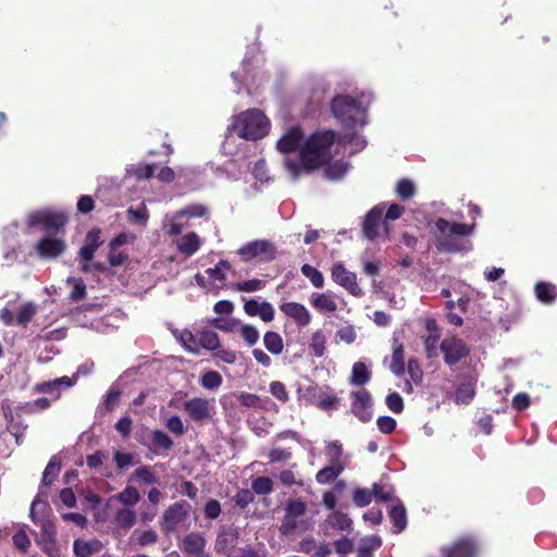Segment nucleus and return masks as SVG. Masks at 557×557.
Returning <instances> with one entry per match:
<instances>
[{
	"label": "nucleus",
	"mask_w": 557,
	"mask_h": 557,
	"mask_svg": "<svg viewBox=\"0 0 557 557\" xmlns=\"http://www.w3.org/2000/svg\"><path fill=\"white\" fill-rule=\"evenodd\" d=\"M265 283L259 278L237 282L232 284L231 288L236 292L252 293L263 288Z\"/></svg>",
	"instance_id": "42"
},
{
	"label": "nucleus",
	"mask_w": 557,
	"mask_h": 557,
	"mask_svg": "<svg viewBox=\"0 0 557 557\" xmlns=\"http://www.w3.org/2000/svg\"><path fill=\"white\" fill-rule=\"evenodd\" d=\"M310 304L313 308L322 312H334L337 305L329 293L312 294Z\"/></svg>",
	"instance_id": "26"
},
{
	"label": "nucleus",
	"mask_w": 557,
	"mask_h": 557,
	"mask_svg": "<svg viewBox=\"0 0 557 557\" xmlns=\"http://www.w3.org/2000/svg\"><path fill=\"white\" fill-rule=\"evenodd\" d=\"M435 227L438 232L436 236V249L443 252H457L467 250L465 238L472 234L473 225L449 222L444 218L435 221Z\"/></svg>",
	"instance_id": "2"
},
{
	"label": "nucleus",
	"mask_w": 557,
	"mask_h": 557,
	"mask_svg": "<svg viewBox=\"0 0 557 557\" xmlns=\"http://www.w3.org/2000/svg\"><path fill=\"white\" fill-rule=\"evenodd\" d=\"M253 500H255V494L251 490H248V488L239 490L234 496L235 504L238 507H240L242 509L246 508Z\"/></svg>",
	"instance_id": "56"
},
{
	"label": "nucleus",
	"mask_w": 557,
	"mask_h": 557,
	"mask_svg": "<svg viewBox=\"0 0 557 557\" xmlns=\"http://www.w3.org/2000/svg\"><path fill=\"white\" fill-rule=\"evenodd\" d=\"M441 557H478L480 542L473 535H463L440 549Z\"/></svg>",
	"instance_id": "7"
},
{
	"label": "nucleus",
	"mask_w": 557,
	"mask_h": 557,
	"mask_svg": "<svg viewBox=\"0 0 557 557\" xmlns=\"http://www.w3.org/2000/svg\"><path fill=\"white\" fill-rule=\"evenodd\" d=\"M269 121L259 109H249L235 117L233 131L247 140H257L268 134Z\"/></svg>",
	"instance_id": "4"
},
{
	"label": "nucleus",
	"mask_w": 557,
	"mask_h": 557,
	"mask_svg": "<svg viewBox=\"0 0 557 557\" xmlns=\"http://www.w3.org/2000/svg\"><path fill=\"white\" fill-rule=\"evenodd\" d=\"M392 357L389 363V370L397 376H401L406 372L405 367V348L403 343L396 337L393 336L392 339Z\"/></svg>",
	"instance_id": "19"
},
{
	"label": "nucleus",
	"mask_w": 557,
	"mask_h": 557,
	"mask_svg": "<svg viewBox=\"0 0 557 557\" xmlns=\"http://www.w3.org/2000/svg\"><path fill=\"white\" fill-rule=\"evenodd\" d=\"M131 540L134 541L136 546L146 547L156 544L159 536L158 533L151 529L146 531L135 530Z\"/></svg>",
	"instance_id": "31"
},
{
	"label": "nucleus",
	"mask_w": 557,
	"mask_h": 557,
	"mask_svg": "<svg viewBox=\"0 0 557 557\" xmlns=\"http://www.w3.org/2000/svg\"><path fill=\"white\" fill-rule=\"evenodd\" d=\"M66 248L62 238L44 236L36 245L35 250L42 259H54L61 256Z\"/></svg>",
	"instance_id": "15"
},
{
	"label": "nucleus",
	"mask_w": 557,
	"mask_h": 557,
	"mask_svg": "<svg viewBox=\"0 0 557 557\" xmlns=\"http://www.w3.org/2000/svg\"><path fill=\"white\" fill-rule=\"evenodd\" d=\"M535 295L539 301L545 305L553 304L557 298L556 285L548 282H537L534 286Z\"/></svg>",
	"instance_id": "25"
},
{
	"label": "nucleus",
	"mask_w": 557,
	"mask_h": 557,
	"mask_svg": "<svg viewBox=\"0 0 557 557\" xmlns=\"http://www.w3.org/2000/svg\"><path fill=\"white\" fill-rule=\"evenodd\" d=\"M150 440L151 446H148V448L156 455H160L162 451H169L174 445L172 438L161 430L152 431Z\"/></svg>",
	"instance_id": "22"
},
{
	"label": "nucleus",
	"mask_w": 557,
	"mask_h": 557,
	"mask_svg": "<svg viewBox=\"0 0 557 557\" xmlns=\"http://www.w3.org/2000/svg\"><path fill=\"white\" fill-rule=\"evenodd\" d=\"M280 310L286 317L293 319L299 329L307 326L311 321V314L302 304L296 301L283 302L280 305Z\"/></svg>",
	"instance_id": "16"
},
{
	"label": "nucleus",
	"mask_w": 557,
	"mask_h": 557,
	"mask_svg": "<svg viewBox=\"0 0 557 557\" xmlns=\"http://www.w3.org/2000/svg\"><path fill=\"white\" fill-rule=\"evenodd\" d=\"M66 282L73 286V289L70 293V299L72 301H79L86 298V284L83 278L69 277Z\"/></svg>",
	"instance_id": "41"
},
{
	"label": "nucleus",
	"mask_w": 557,
	"mask_h": 557,
	"mask_svg": "<svg viewBox=\"0 0 557 557\" xmlns=\"http://www.w3.org/2000/svg\"><path fill=\"white\" fill-rule=\"evenodd\" d=\"M371 373L363 362H356L352 366L350 384L356 386H363L370 381Z\"/></svg>",
	"instance_id": "30"
},
{
	"label": "nucleus",
	"mask_w": 557,
	"mask_h": 557,
	"mask_svg": "<svg viewBox=\"0 0 557 557\" xmlns=\"http://www.w3.org/2000/svg\"><path fill=\"white\" fill-rule=\"evenodd\" d=\"M114 521L123 530H129L136 522V512L131 508H121L115 512Z\"/></svg>",
	"instance_id": "29"
},
{
	"label": "nucleus",
	"mask_w": 557,
	"mask_h": 557,
	"mask_svg": "<svg viewBox=\"0 0 557 557\" xmlns=\"http://www.w3.org/2000/svg\"><path fill=\"white\" fill-rule=\"evenodd\" d=\"M199 382L203 388L211 391L216 389L222 385L223 377L218 371L208 370L200 375Z\"/></svg>",
	"instance_id": "35"
},
{
	"label": "nucleus",
	"mask_w": 557,
	"mask_h": 557,
	"mask_svg": "<svg viewBox=\"0 0 557 557\" xmlns=\"http://www.w3.org/2000/svg\"><path fill=\"white\" fill-rule=\"evenodd\" d=\"M199 345L205 349L215 350L221 346L219 335L213 331L205 330L200 332Z\"/></svg>",
	"instance_id": "40"
},
{
	"label": "nucleus",
	"mask_w": 557,
	"mask_h": 557,
	"mask_svg": "<svg viewBox=\"0 0 557 557\" xmlns=\"http://www.w3.org/2000/svg\"><path fill=\"white\" fill-rule=\"evenodd\" d=\"M336 139V134L332 129L317 131L312 133L304 143L299 150L300 162L285 159L284 165L294 180H297L300 172H311L330 163L332 160V146Z\"/></svg>",
	"instance_id": "1"
},
{
	"label": "nucleus",
	"mask_w": 557,
	"mask_h": 557,
	"mask_svg": "<svg viewBox=\"0 0 557 557\" xmlns=\"http://www.w3.org/2000/svg\"><path fill=\"white\" fill-rule=\"evenodd\" d=\"M182 409L194 422H203L211 417V405L207 398L193 397L184 401Z\"/></svg>",
	"instance_id": "13"
},
{
	"label": "nucleus",
	"mask_w": 557,
	"mask_h": 557,
	"mask_svg": "<svg viewBox=\"0 0 557 557\" xmlns=\"http://www.w3.org/2000/svg\"><path fill=\"white\" fill-rule=\"evenodd\" d=\"M191 506L186 500H180L169 506L161 518L160 525L166 534L176 531L177 525L188 519Z\"/></svg>",
	"instance_id": "8"
},
{
	"label": "nucleus",
	"mask_w": 557,
	"mask_h": 557,
	"mask_svg": "<svg viewBox=\"0 0 557 557\" xmlns=\"http://www.w3.org/2000/svg\"><path fill=\"white\" fill-rule=\"evenodd\" d=\"M239 532L235 528H227L222 530L215 541V550L228 557V554L236 550Z\"/></svg>",
	"instance_id": "17"
},
{
	"label": "nucleus",
	"mask_w": 557,
	"mask_h": 557,
	"mask_svg": "<svg viewBox=\"0 0 557 557\" xmlns=\"http://www.w3.org/2000/svg\"><path fill=\"white\" fill-rule=\"evenodd\" d=\"M67 215L62 212L49 210H40L32 212L28 215L27 224L30 227L41 225L46 231L53 230L55 232L63 231L67 223Z\"/></svg>",
	"instance_id": "9"
},
{
	"label": "nucleus",
	"mask_w": 557,
	"mask_h": 557,
	"mask_svg": "<svg viewBox=\"0 0 557 557\" xmlns=\"http://www.w3.org/2000/svg\"><path fill=\"white\" fill-rule=\"evenodd\" d=\"M301 273L310 280L311 284L317 288H322L324 285L323 274L310 264H304L301 267Z\"/></svg>",
	"instance_id": "43"
},
{
	"label": "nucleus",
	"mask_w": 557,
	"mask_h": 557,
	"mask_svg": "<svg viewBox=\"0 0 557 557\" xmlns=\"http://www.w3.org/2000/svg\"><path fill=\"white\" fill-rule=\"evenodd\" d=\"M408 374L416 385H419L422 383L423 380V371L420 367V363L417 359H409L408 360V367H407Z\"/></svg>",
	"instance_id": "51"
},
{
	"label": "nucleus",
	"mask_w": 557,
	"mask_h": 557,
	"mask_svg": "<svg viewBox=\"0 0 557 557\" xmlns=\"http://www.w3.org/2000/svg\"><path fill=\"white\" fill-rule=\"evenodd\" d=\"M310 349L317 358L324 356L326 350V336L322 330L313 332L311 336Z\"/></svg>",
	"instance_id": "33"
},
{
	"label": "nucleus",
	"mask_w": 557,
	"mask_h": 557,
	"mask_svg": "<svg viewBox=\"0 0 557 557\" xmlns=\"http://www.w3.org/2000/svg\"><path fill=\"white\" fill-rule=\"evenodd\" d=\"M302 137L304 133L300 127H292L277 140L276 148L283 153L296 151Z\"/></svg>",
	"instance_id": "18"
},
{
	"label": "nucleus",
	"mask_w": 557,
	"mask_h": 557,
	"mask_svg": "<svg viewBox=\"0 0 557 557\" xmlns=\"http://www.w3.org/2000/svg\"><path fill=\"white\" fill-rule=\"evenodd\" d=\"M203 513L207 519H216L221 513V504L216 499H209L205 505Z\"/></svg>",
	"instance_id": "61"
},
{
	"label": "nucleus",
	"mask_w": 557,
	"mask_h": 557,
	"mask_svg": "<svg viewBox=\"0 0 557 557\" xmlns=\"http://www.w3.org/2000/svg\"><path fill=\"white\" fill-rule=\"evenodd\" d=\"M396 193L403 200H408L416 194V186L410 180L401 178L396 185Z\"/></svg>",
	"instance_id": "45"
},
{
	"label": "nucleus",
	"mask_w": 557,
	"mask_h": 557,
	"mask_svg": "<svg viewBox=\"0 0 557 557\" xmlns=\"http://www.w3.org/2000/svg\"><path fill=\"white\" fill-rule=\"evenodd\" d=\"M251 491L258 495H269L273 492V481L269 476H257L252 480Z\"/></svg>",
	"instance_id": "39"
},
{
	"label": "nucleus",
	"mask_w": 557,
	"mask_h": 557,
	"mask_svg": "<svg viewBox=\"0 0 557 557\" xmlns=\"http://www.w3.org/2000/svg\"><path fill=\"white\" fill-rule=\"evenodd\" d=\"M387 408L394 413H400L404 410V400L397 392L389 393L385 399Z\"/></svg>",
	"instance_id": "54"
},
{
	"label": "nucleus",
	"mask_w": 557,
	"mask_h": 557,
	"mask_svg": "<svg viewBox=\"0 0 557 557\" xmlns=\"http://www.w3.org/2000/svg\"><path fill=\"white\" fill-rule=\"evenodd\" d=\"M35 313H36V309L33 304H30V302L24 304L18 310L17 317H16V323L18 325H23V326L27 325L30 322V320L33 319V317L35 315Z\"/></svg>",
	"instance_id": "49"
},
{
	"label": "nucleus",
	"mask_w": 557,
	"mask_h": 557,
	"mask_svg": "<svg viewBox=\"0 0 557 557\" xmlns=\"http://www.w3.org/2000/svg\"><path fill=\"white\" fill-rule=\"evenodd\" d=\"M277 478H278V481L281 482V484L285 487L289 488L294 485L299 486V487L304 486L302 480H298L296 478L295 472L292 469H284V470L280 471V473L277 474Z\"/></svg>",
	"instance_id": "47"
},
{
	"label": "nucleus",
	"mask_w": 557,
	"mask_h": 557,
	"mask_svg": "<svg viewBox=\"0 0 557 557\" xmlns=\"http://www.w3.org/2000/svg\"><path fill=\"white\" fill-rule=\"evenodd\" d=\"M440 350L443 354L445 364L449 368L469 357L471 352L470 346L456 335L443 338L440 344Z\"/></svg>",
	"instance_id": "6"
},
{
	"label": "nucleus",
	"mask_w": 557,
	"mask_h": 557,
	"mask_svg": "<svg viewBox=\"0 0 557 557\" xmlns=\"http://www.w3.org/2000/svg\"><path fill=\"white\" fill-rule=\"evenodd\" d=\"M98 541L85 542L75 540L73 550L76 557H90L97 550Z\"/></svg>",
	"instance_id": "38"
},
{
	"label": "nucleus",
	"mask_w": 557,
	"mask_h": 557,
	"mask_svg": "<svg viewBox=\"0 0 557 557\" xmlns=\"http://www.w3.org/2000/svg\"><path fill=\"white\" fill-rule=\"evenodd\" d=\"M388 517L393 523L394 533L398 534L403 532L407 527V511L404 504L398 500L397 504L388 511Z\"/></svg>",
	"instance_id": "21"
},
{
	"label": "nucleus",
	"mask_w": 557,
	"mask_h": 557,
	"mask_svg": "<svg viewBox=\"0 0 557 557\" xmlns=\"http://www.w3.org/2000/svg\"><path fill=\"white\" fill-rule=\"evenodd\" d=\"M326 521L332 528L341 531L350 530L352 524V521L348 515L342 511H335L329 515Z\"/></svg>",
	"instance_id": "32"
},
{
	"label": "nucleus",
	"mask_w": 557,
	"mask_h": 557,
	"mask_svg": "<svg viewBox=\"0 0 557 557\" xmlns=\"http://www.w3.org/2000/svg\"><path fill=\"white\" fill-rule=\"evenodd\" d=\"M307 504L301 499L288 498L285 503V513L289 517L299 518L306 515Z\"/></svg>",
	"instance_id": "36"
},
{
	"label": "nucleus",
	"mask_w": 557,
	"mask_h": 557,
	"mask_svg": "<svg viewBox=\"0 0 557 557\" xmlns=\"http://www.w3.org/2000/svg\"><path fill=\"white\" fill-rule=\"evenodd\" d=\"M440 337L441 336L437 334H429L428 336L423 337L425 357L428 359H434L438 356L440 346H437V344H438Z\"/></svg>",
	"instance_id": "44"
},
{
	"label": "nucleus",
	"mask_w": 557,
	"mask_h": 557,
	"mask_svg": "<svg viewBox=\"0 0 557 557\" xmlns=\"http://www.w3.org/2000/svg\"><path fill=\"white\" fill-rule=\"evenodd\" d=\"M177 248L186 257L195 255L200 248L199 236L195 232L182 236L177 243Z\"/></svg>",
	"instance_id": "24"
},
{
	"label": "nucleus",
	"mask_w": 557,
	"mask_h": 557,
	"mask_svg": "<svg viewBox=\"0 0 557 557\" xmlns=\"http://www.w3.org/2000/svg\"><path fill=\"white\" fill-rule=\"evenodd\" d=\"M376 425L383 434H392L396 429V420L392 417L382 416L376 420Z\"/></svg>",
	"instance_id": "60"
},
{
	"label": "nucleus",
	"mask_w": 557,
	"mask_h": 557,
	"mask_svg": "<svg viewBox=\"0 0 557 557\" xmlns=\"http://www.w3.org/2000/svg\"><path fill=\"white\" fill-rule=\"evenodd\" d=\"M55 525L49 520H44L40 527V535L37 541L42 552L48 557H61V552L55 541Z\"/></svg>",
	"instance_id": "12"
},
{
	"label": "nucleus",
	"mask_w": 557,
	"mask_h": 557,
	"mask_svg": "<svg viewBox=\"0 0 557 557\" xmlns=\"http://www.w3.org/2000/svg\"><path fill=\"white\" fill-rule=\"evenodd\" d=\"M332 280L344 287L352 296L359 297L363 294L357 283L355 273L348 271L342 263H335L331 270Z\"/></svg>",
	"instance_id": "11"
},
{
	"label": "nucleus",
	"mask_w": 557,
	"mask_h": 557,
	"mask_svg": "<svg viewBox=\"0 0 557 557\" xmlns=\"http://www.w3.org/2000/svg\"><path fill=\"white\" fill-rule=\"evenodd\" d=\"M133 420L125 416L121 418L114 425L115 430L124 437H128L132 432Z\"/></svg>",
	"instance_id": "64"
},
{
	"label": "nucleus",
	"mask_w": 557,
	"mask_h": 557,
	"mask_svg": "<svg viewBox=\"0 0 557 557\" xmlns=\"http://www.w3.org/2000/svg\"><path fill=\"white\" fill-rule=\"evenodd\" d=\"M239 404L244 407L256 408L259 406L260 397L256 394L242 392L237 397Z\"/></svg>",
	"instance_id": "63"
},
{
	"label": "nucleus",
	"mask_w": 557,
	"mask_h": 557,
	"mask_svg": "<svg viewBox=\"0 0 557 557\" xmlns=\"http://www.w3.org/2000/svg\"><path fill=\"white\" fill-rule=\"evenodd\" d=\"M14 546L22 553H27L30 540L24 530H18L12 537Z\"/></svg>",
	"instance_id": "57"
},
{
	"label": "nucleus",
	"mask_w": 557,
	"mask_h": 557,
	"mask_svg": "<svg viewBox=\"0 0 557 557\" xmlns=\"http://www.w3.org/2000/svg\"><path fill=\"white\" fill-rule=\"evenodd\" d=\"M134 476L146 484H154L158 479L149 466H140L134 472Z\"/></svg>",
	"instance_id": "53"
},
{
	"label": "nucleus",
	"mask_w": 557,
	"mask_h": 557,
	"mask_svg": "<svg viewBox=\"0 0 557 557\" xmlns=\"http://www.w3.org/2000/svg\"><path fill=\"white\" fill-rule=\"evenodd\" d=\"M237 253L244 262H249L253 259H258L260 262H270L276 258L277 250L271 242L256 239L242 246Z\"/></svg>",
	"instance_id": "5"
},
{
	"label": "nucleus",
	"mask_w": 557,
	"mask_h": 557,
	"mask_svg": "<svg viewBox=\"0 0 557 557\" xmlns=\"http://www.w3.org/2000/svg\"><path fill=\"white\" fill-rule=\"evenodd\" d=\"M73 384H74V382L72 381V379H70L69 376H62V377H59V379H55L52 381L37 383L34 386V391L36 393H41V394L57 393L55 398H59L60 388L61 387L67 388V387H71Z\"/></svg>",
	"instance_id": "20"
},
{
	"label": "nucleus",
	"mask_w": 557,
	"mask_h": 557,
	"mask_svg": "<svg viewBox=\"0 0 557 557\" xmlns=\"http://www.w3.org/2000/svg\"><path fill=\"white\" fill-rule=\"evenodd\" d=\"M343 471L344 465L341 461H335L319 470L315 474V480L319 484H330L333 483Z\"/></svg>",
	"instance_id": "23"
},
{
	"label": "nucleus",
	"mask_w": 557,
	"mask_h": 557,
	"mask_svg": "<svg viewBox=\"0 0 557 557\" xmlns=\"http://www.w3.org/2000/svg\"><path fill=\"white\" fill-rule=\"evenodd\" d=\"M240 336L248 346H253L259 341V331L250 324H244L240 329Z\"/></svg>",
	"instance_id": "55"
},
{
	"label": "nucleus",
	"mask_w": 557,
	"mask_h": 557,
	"mask_svg": "<svg viewBox=\"0 0 557 557\" xmlns=\"http://www.w3.org/2000/svg\"><path fill=\"white\" fill-rule=\"evenodd\" d=\"M263 344L267 350L275 356L280 355L284 349L282 336L274 331L265 332L263 336Z\"/></svg>",
	"instance_id": "28"
},
{
	"label": "nucleus",
	"mask_w": 557,
	"mask_h": 557,
	"mask_svg": "<svg viewBox=\"0 0 557 557\" xmlns=\"http://www.w3.org/2000/svg\"><path fill=\"white\" fill-rule=\"evenodd\" d=\"M333 116L348 129L366 123V109L361 101L349 95H337L331 101Z\"/></svg>",
	"instance_id": "3"
},
{
	"label": "nucleus",
	"mask_w": 557,
	"mask_h": 557,
	"mask_svg": "<svg viewBox=\"0 0 557 557\" xmlns=\"http://www.w3.org/2000/svg\"><path fill=\"white\" fill-rule=\"evenodd\" d=\"M206 540L200 533L191 532L183 540V550L189 555L205 549Z\"/></svg>",
	"instance_id": "27"
},
{
	"label": "nucleus",
	"mask_w": 557,
	"mask_h": 557,
	"mask_svg": "<svg viewBox=\"0 0 557 557\" xmlns=\"http://www.w3.org/2000/svg\"><path fill=\"white\" fill-rule=\"evenodd\" d=\"M475 395L474 385L471 382L461 383L456 388V401L458 404H469Z\"/></svg>",
	"instance_id": "37"
},
{
	"label": "nucleus",
	"mask_w": 557,
	"mask_h": 557,
	"mask_svg": "<svg viewBox=\"0 0 557 557\" xmlns=\"http://www.w3.org/2000/svg\"><path fill=\"white\" fill-rule=\"evenodd\" d=\"M350 397L352 398L351 413L362 423L370 422L373 417L371 393L362 388L352 391Z\"/></svg>",
	"instance_id": "10"
},
{
	"label": "nucleus",
	"mask_w": 557,
	"mask_h": 557,
	"mask_svg": "<svg viewBox=\"0 0 557 557\" xmlns=\"http://www.w3.org/2000/svg\"><path fill=\"white\" fill-rule=\"evenodd\" d=\"M238 324V321L233 318L223 319V318H214L211 321V325L218 330L224 332H233Z\"/></svg>",
	"instance_id": "59"
},
{
	"label": "nucleus",
	"mask_w": 557,
	"mask_h": 557,
	"mask_svg": "<svg viewBox=\"0 0 557 557\" xmlns=\"http://www.w3.org/2000/svg\"><path fill=\"white\" fill-rule=\"evenodd\" d=\"M373 500V494L368 488H356L352 495V502L358 507H366Z\"/></svg>",
	"instance_id": "50"
},
{
	"label": "nucleus",
	"mask_w": 557,
	"mask_h": 557,
	"mask_svg": "<svg viewBox=\"0 0 557 557\" xmlns=\"http://www.w3.org/2000/svg\"><path fill=\"white\" fill-rule=\"evenodd\" d=\"M385 205L380 203L373 207L366 215L362 224L363 236L368 240H374L379 234L381 223H384L386 232H388L385 221H383Z\"/></svg>",
	"instance_id": "14"
},
{
	"label": "nucleus",
	"mask_w": 557,
	"mask_h": 557,
	"mask_svg": "<svg viewBox=\"0 0 557 557\" xmlns=\"http://www.w3.org/2000/svg\"><path fill=\"white\" fill-rule=\"evenodd\" d=\"M269 388L272 396L278 399L280 401L287 403L289 400L288 391L286 389L285 384H283L282 382L273 381L270 383Z\"/></svg>",
	"instance_id": "52"
},
{
	"label": "nucleus",
	"mask_w": 557,
	"mask_h": 557,
	"mask_svg": "<svg viewBox=\"0 0 557 557\" xmlns=\"http://www.w3.org/2000/svg\"><path fill=\"white\" fill-rule=\"evenodd\" d=\"M61 470V461L53 456L48 465L45 468V471L42 473V485L50 486L54 479L58 476L59 472Z\"/></svg>",
	"instance_id": "34"
},
{
	"label": "nucleus",
	"mask_w": 557,
	"mask_h": 557,
	"mask_svg": "<svg viewBox=\"0 0 557 557\" xmlns=\"http://www.w3.org/2000/svg\"><path fill=\"white\" fill-rule=\"evenodd\" d=\"M231 264L227 260H220L214 268L207 269L206 273L209 275V277L213 281H225V270H230Z\"/></svg>",
	"instance_id": "46"
},
{
	"label": "nucleus",
	"mask_w": 557,
	"mask_h": 557,
	"mask_svg": "<svg viewBox=\"0 0 557 557\" xmlns=\"http://www.w3.org/2000/svg\"><path fill=\"white\" fill-rule=\"evenodd\" d=\"M293 454L289 449L274 447L268 453L270 462H285L292 458Z\"/></svg>",
	"instance_id": "58"
},
{
	"label": "nucleus",
	"mask_w": 557,
	"mask_h": 557,
	"mask_svg": "<svg viewBox=\"0 0 557 557\" xmlns=\"http://www.w3.org/2000/svg\"><path fill=\"white\" fill-rule=\"evenodd\" d=\"M339 401L341 400L336 395H327L325 397L320 398L317 406L321 410L330 411L337 409Z\"/></svg>",
	"instance_id": "62"
},
{
	"label": "nucleus",
	"mask_w": 557,
	"mask_h": 557,
	"mask_svg": "<svg viewBox=\"0 0 557 557\" xmlns=\"http://www.w3.org/2000/svg\"><path fill=\"white\" fill-rule=\"evenodd\" d=\"M119 502H121L124 505H135L140 499V494L134 486H126L119 495H117Z\"/></svg>",
	"instance_id": "48"
}]
</instances>
